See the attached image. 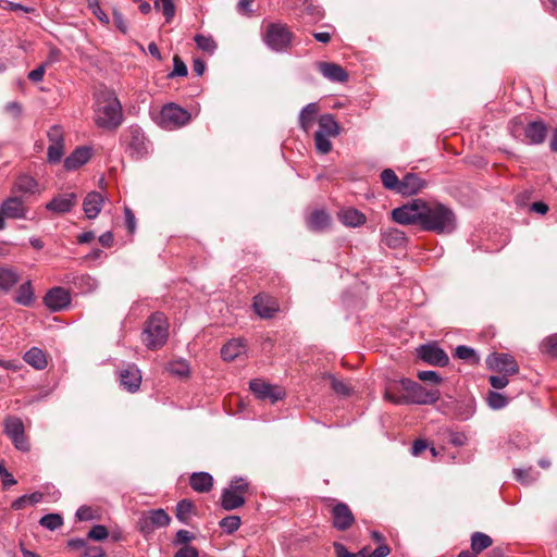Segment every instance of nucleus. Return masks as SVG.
<instances>
[{
  "mask_svg": "<svg viewBox=\"0 0 557 557\" xmlns=\"http://www.w3.org/2000/svg\"><path fill=\"white\" fill-rule=\"evenodd\" d=\"M457 221L454 211L438 202H424L422 208L421 227L436 234H450L456 230Z\"/></svg>",
  "mask_w": 557,
  "mask_h": 557,
  "instance_id": "f257e3e1",
  "label": "nucleus"
},
{
  "mask_svg": "<svg viewBox=\"0 0 557 557\" xmlns=\"http://www.w3.org/2000/svg\"><path fill=\"white\" fill-rule=\"evenodd\" d=\"M96 124L106 129H115L123 122L122 106L113 92L102 91L97 98Z\"/></svg>",
  "mask_w": 557,
  "mask_h": 557,
  "instance_id": "f03ea898",
  "label": "nucleus"
},
{
  "mask_svg": "<svg viewBox=\"0 0 557 557\" xmlns=\"http://www.w3.org/2000/svg\"><path fill=\"white\" fill-rule=\"evenodd\" d=\"M168 324L162 313L156 312L146 322L143 342L149 349L161 347L168 339Z\"/></svg>",
  "mask_w": 557,
  "mask_h": 557,
  "instance_id": "7ed1b4c3",
  "label": "nucleus"
},
{
  "mask_svg": "<svg viewBox=\"0 0 557 557\" xmlns=\"http://www.w3.org/2000/svg\"><path fill=\"white\" fill-rule=\"evenodd\" d=\"M399 383L407 393L405 395L407 404L431 405L436 403L441 397V393L437 388L426 389L424 386L410 379H401Z\"/></svg>",
  "mask_w": 557,
  "mask_h": 557,
  "instance_id": "20e7f679",
  "label": "nucleus"
},
{
  "mask_svg": "<svg viewBox=\"0 0 557 557\" xmlns=\"http://www.w3.org/2000/svg\"><path fill=\"white\" fill-rule=\"evenodd\" d=\"M249 484L246 479L235 476L231 480L228 487L224 488L221 496V506L225 510H234L245 504V494Z\"/></svg>",
  "mask_w": 557,
  "mask_h": 557,
  "instance_id": "39448f33",
  "label": "nucleus"
},
{
  "mask_svg": "<svg viewBox=\"0 0 557 557\" xmlns=\"http://www.w3.org/2000/svg\"><path fill=\"white\" fill-rule=\"evenodd\" d=\"M171 517L162 508L148 510L141 513L137 521V530L145 539H149L157 529L170 524Z\"/></svg>",
  "mask_w": 557,
  "mask_h": 557,
  "instance_id": "423d86ee",
  "label": "nucleus"
},
{
  "mask_svg": "<svg viewBox=\"0 0 557 557\" xmlns=\"http://www.w3.org/2000/svg\"><path fill=\"white\" fill-rule=\"evenodd\" d=\"M292 39L293 33L283 24L269 25L264 35L267 46L276 52L285 51L289 47Z\"/></svg>",
  "mask_w": 557,
  "mask_h": 557,
  "instance_id": "0eeeda50",
  "label": "nucleus"
},
{
  "mask_svg": "<svg viewBox=\"0 0 557 557\" xmlns=\"http://www.w3.org/2000/svg\"><path fill=\"white\" fill-rule=\"evenodd\" d=\"M126 152L136 160H140L149 154L150 143L140 127L131 126L128 128Z\"/></svg>",
  "mask_w": 557,
  "mask_h": 557,
  "instance_id": "6e6552de",
  "label": "nucleus"
},
{
  "mask_svg": "<svg viewBox=\"0 0 557 557\" xmlns=\"http://www.w3.org/2000/svg\"><path fill=\"white\" fill-rule=\"evenodd\" d=\"M422 208L423 201L420 199L413 200L411 203L404 205L392 211V218L395 222L409 225L422 222Z\"/></svg>",
  "mask_w": 557,
  "mask_h": 557,
  "instance_id": "1a4fd4ad",
  "label": "nucleus"
},
{
  "mask_svg": "<svg viewBox=\"0 0 557 557\" xmlns=\"http://www.w3.org/2000/svg\"><path fill=\"white\" fill-rule=\"evenodd\" d=\"M160 120L164 127L177 128L190 121V113L175 103H168L160 112Z\"/></svg>",
  "mask_w": 557,
  "mask_h": 557,
  "instance_id": "9d476101",
  "label": "nucleus"
},
{
  "mask_svg": "<svg viewBox=\"0 0 557 557\" xmlns=\"http://www.w3.org/2000/svg\"><path fill=\"white\" fill-rule=\"evenodd\" d=\"M4 432L10 437L15 448L22 451L29 449L28 442L24 434V424L20 418H7L4 421Z\"/></svg>",
  "mask_w": 557,
  "mask_h": 557,
  "instance_id": "9b49d317",
  "label": "nucleus"
},
{
  "mask_svg": "<svg viewBox=\"0 0 557 557\" xmlns=\"http://www.w3.org/2000/svg\"><path fill=\"white\" fill-rule=\"evenodd\" d=\"M486 363L490 369L502 372L506 375H512L519 372L518 363L509 354L494 352L487 357Z\"/></svg>",
  "mask_w": 557,
  "mask_h": 557,
  "instance_id": "f8f14e48",
  "label": "nucleus"
},
{
  "mask_svg": "<svg viewBox=\"0 0 557 557\" xmlns=\"http://www.w3.org/2000/svg\"><path fill=\"white\" fill-rule=\"evenodd\" d=\"M418 356L424 362L435 367H445L449 362L448 355L444 349L433 344L421 345L418 348Z\"/></svg>",
  "mask_w": 557,
  "mask_h": 557,
  "instance_id": "ddd939ff",
  "label": "nucleus"
},
{
  "mask_svg": "<svg viewBox=\"0 0 557 557\" xmlns=\"http://www.w3.org/2000/svg\"><path fill=\"white\" fill-rule=\"evenodd\" d=\"M44 302L52 312H59L69 307L71 295L63 287H53L46 294Z\"/></svg>",
  "mask_w": 557,
  "mask_h": 557,
  "instance_id": "4468645a",
  "label": "nucleus"
},
{
  "mask_svg": "<svg viewBox=\"0 0 557 557\" xmlns=\"http://www.w3.org/2000/svg\"><path fill=\"white\" fill-rule=\"evenodd\" d=\"M2 213L7 219H26L28 208L23 196H11L1 205Z\"/></svg>",
  "mask_w": 557,
  "mask_h": 557,
  "instance_id": "2eb2a0df",
  "label": "nucleus"
},
{
  "mask_svg": "<svg viewBox=\"0 0 557 557\" xmlns=\"http://www.w3.org/2000/svg\"><path fill=\"white\" fill-rule=\"evenodd\" d=\"M332 520H333V527L338 531H346L348 530L354 521L355 517L345 503H337L332 508Z\"/></svg>",
  "mask_w": 557,
  "mask_h": 557,
  "instance_id": "dca6fc26",
  "label": "nucleus"
},
{
  "mask_svg": "<svg viewBox=\"0 0 557 557\" xmlns=\"http://www.w3.org/2000/svg\"><path fill=\"white\" fill-rule=\"evenodd\" d=\"M77 202V196L74 193L60 194L52 198L46 205V209L57 214L70 212Z\"/></svg>",
  "mask_w": 557,
  "mask_h": 557,
  "instance_id": "f3484780",
  "label": "nucleus"
},
{
  "mask_svg": "<svg viewBox=\"0 0 557 557\" xmlns=\"http://www.w3.org/2000/svg\"><path fill=\"white\" fill-rule=\"evenodd\" d=\"M255 312L262 319H271L278 311L276 300L265 294H259L253 298Z\"/></svg>",
  "mask_w": 557,
  "mask_h": 557,
  "instance_id": "a211bd4d",
  "label": "nucleus"
},
{
  "mask_svg": "<svg viewBox=\"0 0 557 557\" xmlns=\"http://www.w3.org/2000/svg\"><path fill=\"white\" fill-rule=\"evenodd\" d=\"M120 383L128 392H137L141 383L140 370L135 364H128L120 371Z\"/></svg>",
  "mask_w": 557,
  "mask_h": 557,
  "instance_id": "6ab92c4d",
  "label": "nucleus"
},
{
  "mask_svg": "<svg viewBox=\"0 0 557 557\" xmlns=\"http://www.w3.org/2000/svg\"><path fill=\"white\" fill-rule=\"evenodd\" d=\"M249 386L256 397L261 400L271 399L272 403H275L283 396L280 391L274 389L273 385L265 383L260 379L251 380Z\"/></svg>",
  "mask_w": 557,
  "mask_h": 557,
  "instance_id": "aec40b11",
  "label": "nucleus"
},
{
  "mask_svg": "<svg viewBox=\"0 0 557 557\" xmlns=\"http://www.w3.org/2000/svg\"><path fill=\"white\" fill-rule=\"evenodd\" d=\"M320 73L330 82L345 83L348 79V73L338 64L331 62H318Z\"/></svg>",
  "mask_w": 557,
  "mask_h": 557,
  "instance_id": "412c9836",
  "label": "nucleus"
},
{
  "mask_svg": "<svg viewBox=\"0 0 557 557\" xmlns=\"http://www.w3.org/2000/svg\"><path fill=\"white\" fill-rule=\"evenodd\" d=\"M547 135V127L543 121H533L524 127V136L530 145L542 144Z\"/></svg>",
  "mask_w": 557,
  "mask_h": 557,
  "instance_id": "4be33fe9",
  "label": "nucleus"
},
{
  "mask_svg": "<svg viewBox=\"0 0 557 557\" xmlns=\"http://www.w3.org/2000/svg\"><path fill=\"white\" fill-rule=\"evenodd\" d=\"M104 197L98 191L87 194L83 201V210L88 219H95L100 213Z\"/></svg>",
  "mask_w": 557,
  "mask_h": 557,
  "instance_id": "5701e85b",
  "label": "nucleus"
},
{
  "mask_svg": "<svg viewBox=\"0 0 557 557\" xmlns=\"http://www.w3.org/2000/svg\"><path fill=\"white\" fill-rule=\"evenodd\" d=\"M400 193L403 196H412L425 187V182L416 173L406 174L400 184Z\"/></svg>",
  "mask_w": 557,
  "mask_h": 557,
  "instance_id": "b1692460",
  "label": "nucleus"
},
{
  "mask_svg": "<svg viewBox=\"0 0 557 557\" xmlns=\"http://www.w3.org/2000/svg\"><path fill=\"white\" fill-rule=\"evenodd\" d=\"M91 157V150L87 147H77L64 160V168L67 171H74L84 165Z\"/></svg>",
  "mask_w": 557,
  "mask_h": 557,
  "instance_id": "393cba45",
  "label": "nucleus"
},
{
  "mask_svg": "<svg viewBox=\"0 0 557 557\" xmlns=\"http://www.w3.org/2000/svg\"><path fill=\"white\" fill-rule=\"evenodd\" d=\"M38 191V183L30 175H20L13 186V193H20L21 196H32Z\"/></svg>",
  "mask_w": 557,
  "mask_h": 557,
  "instance_id": "a878e982",
  "label": "nucleus"
},
{
  "mask_svg": "<svg viewBox=\"0 0 557 557\" xmlns=\"http://www.w3.org/2000/svg\"><path fill=\"white\" fill-rule=\"evenodd\" d=\"M307 226L313 232H322L330 226L331 218L324 210H314L307 220Z\"/></svg>",
  "mask_w": 557,
  "mask_h": 557,
  "instance_id": "bb28decb",
  "label": "nucleus"
},
{
  "mask_svg": "<svg viewBox=\"0 0 557 557\" xmlns=\"http://www.w3.org/2000/svg\"><path fill=\"white\" fill-rule=\"evenodd\" d=\"M382 243L389 248L396 249L400 248L406 243L405 233L398 228H386L382 230Z\"/></svg>",
  "mask_w": 557,
  "mask_h": 557,
  "instance_id": "cd10ccee",
  "label": "nucleus"
},
{
  "mask_svg": "<svg viewBox=\"0 0 557 557\" xmlns=\"http://www.w3.org/2000/svg\"><path fill=\"white\" fill-rule=\"evenodd\" d=\"M245 351L246 346L244 342L239 338H233L221 348V356L225 361H232L245 354Z\"/></svg>",
  "mask_w": 557,
  "mask_h": 557,
  "instance_id": "c85d7f7f",
  "label": "nucleus"
},
{
  "mask_svg": "<svg viewBox=\"0 0 557 557\" xmlns=\"http://www.w3.org/2000/svg\"><path fill=\"white\" fill-rule=\"evenodd\" d=\"M339 221L349 227H358L366 223V216L363 213L354 208L343 209L338 213Z\"/></svg>",
  "mask_w": 557,
  "mask_h": 557,
  "instance_id": "c756f323",
  "label": "nucleus"
},
{
  "mask_svg": "<svg viewBox=\"0 0 557 557\" xmlns=\"http://www.w3.org/2000/svg\"><path fill=\"white\" fill-rule=\"evenodd\" d=\"M189 484L194 491L207 493L213 485V478L208 472H195L190 476Z\"/></svg>",
  "mask_w": 557,
  "mask_h": 557,
  "instance_id": "7c9ffc66",
  "label": "nucleus"
},
{
  "mask_svg": "<svg viewBox=\"0 0 557 557\" xmlns=\"http://www.w3.org/2000/svg\"><path fill=\"white\" fill-rule=\"evenodd\" d=\"M319 107L315 102H310L305 106L299 113V126L302 131L308 132L311 127L317 114Z\"/></svg>",
  "mask_w": 557,
  "mask_h": 557,
  "instance_id": "2f4dec72",
  "label": "nucleus"
},
{
  "mask_svg": "<svg viewBox=\"0 0 557 557\" xmlns=\"http://www.w3.org/2000/svg\"><path fill=\"white\" fill-rule=\"evenodd\" d=\"M24 360L26 363L37 370H42L48 364L45 352L37 347H32L29 350H27L24 355Z\"/></svg>",
  "mask_w": 557,
  "mask_h": 557,
  "instance_id": "473e14b6",
  "label": "nucleus"
},
{
  "mask_svg": "<svg viewBox=\"0 0 557 557\" xmlns=\"http://www.w3.org/2000/svg\"><path fill=\"white\" fill-rule=\"evenodd\" d=\"M317 132H322V135L330 137H336L339 134V125L332 114H322L319 119V129Z\"/></svg>",
  "mask_w": 557,
  "mask_h": 557,
  "instance_id": "72a5a7b5",
  "label": "nucleus"
},
{
  "mask_svg": "<svg viewBox=\"0 0 557 557\" xmlns=\"http://www.w3.org/2000/svg\"><path fill=\"white\" fill-rule=\"evenodd\" d=\"M20 281L18 273L12 268H0V292H9Z\"/></svg>",
  "mask_w": 557,
  "mask_h": 557,
  "instance_id": "f704fd0d",
  "label": "nucleus"
},
{
  "mask_svg": "<svg viewBox=\"0 0 557 557\" xmlns=\"http://www.w3.org/2000/svg\"><path fill=\"white\" fill-rule=\"evenodd\" d=\"M14 301L18 305L28 307L34 302V292L32 283L28 281L23 283L16 290Z\"/></svg>",
  "mask_w": 557,
  "mask_h": 557,
  "instance_id": "c9c22d12",
  "label": "nucleus"
},
{
  "mask_svg": "<svg viewBox=\"0 0 557 557\" xmlns=\"http://www.w3.org/2000/svg\"><path fill=\"white\" fill-rule=\"evenodd\" d=\"M380 177H381V182H382L383 186L386 189L393 190L397 194L400 193L401 180L398 178V176L392 169L383 170L381 172Z\"/></svg>",
  "mask_w": 557,
  "mask_h": 557,
  "instance_id": "e433bc0d",
  "label": "nucleus"
},
{
  "mask_svg": "<svg viewBox=\"0 0 557 557\" xmlns=\"http://www.w3.org/2000/svg\"><path fill=\"white\" fill-rule=\"evenodd\" d=\"M454 357L470 364H478L480 362V357L476 351L473 348L465 345L456 347Z\"/></svg>",
  "mask_w": 557,
  "mask_h": 557,
  "instance_id": "4c0bfd02",
  "label": "nucleus"
},
{
  "mask_svg": "<svg viewBox=\"0 0 557 557\" xmlns=\"http://www.w3.org/2000/svg\"><path fill=\"white\" fill-rule=\"evenodd\" d=\"M515 479L522 484L529 485L540 478V472L533 467L513 469Z\"/></svg>",
  "mask_w": 557,
  "mask_h": 557,
  "instance_id": "58836bf2",
  "label": "nucleus"
},
{
  "mask_svg": "<svg viewBox=\"0 0 557 557\" xmlns=\"http://www.w3.org/2000/svg\"><path fill=\"white\" fill-rule=\"evenodd\" d=\"M492 543L491 536L482 532H474L471 536V548L475 554L486 549Z\"/></svg>",
  "mask_w": 557,
  "mask_h": 557,
  "instance_id": "ea45409f",
  "label": "nucleus"
},
{
  "mask_svg": "<svg viewBox=\"0 0 557 557\" xmlns=\"http://www.w3.org/2000/svg\"><path fill=\"white\" fill-rule=\"evenodd\" d=\"M166 369L170 373L180 377L188 376L190 371L189 364L185 359H176L171 361Z\"/></svg>",
  "mask_w": 557,
  "mask_h": 557,
  "instance_id": "a19ab883",
  "label": "nucleus"
},
{
  "mask_svg": "<svg viewBox=\"0 0 557 557\" xmlns=\"http://www.w3.org/2000/svg\"><path fill=\"white\" fill-rule=\"evenodd\" d=\"M194 40L200 50H202L209 54H213L218 47L216 42L214 41V39L211 36L197 34L195 36Z\"/></svg>",
  "mask_w": 557,
  "mask_h": 557,
  "instance_id": "79ce46f5",
  "label": "nucleus"
},
{
  "mask_svg": "<svg viewBox=\"0 0 557 557\" xmlns=\"http://www.w3.org/2000/svg\"><path fill=\"white\" fill-rule=\"evenodd\" d=\"M154 8L162 11L166 23H170L175 16L176 8L173 0H156Z\"/></svg>",
  "mask_w": 557,
  "mask_h": 557,
  "instance_id": "37998d69",
  "label": "nucleus"
},
{
  "mask_svg": "<svg viewBox=\"0 0 557 557\" xmlns=\"http://www.w3.org/2000/svg\"><path fill=\"white\" fill-rule=\"evenodd\" d=\"M39 524L49 531H54L63 524V519L59 513H48L40 518Z\"/></svg>",
  "mask_w": 557,
  "mask_h": 557,
  "instance_id": "c03bdc74",
  "label": "nucleus"
},
{
  "mask_svg": "<svg viewBox=\"0 0 557 557\" xmlns=\"http://www.w3.org/2000/svg\"><path fill=\"white\" fill-rule=\"evenodd\" d=\"M474 413V404L472 400L461 401L456 405V416L461 421L469 420Z\"/></svg>",
  "mask_w": 557,
  "mask_h": 557,
  "instance_id": "a18cd8bd",
  "label": "nucleus"
},
{
  "mask_svg": "<svg viewBox=\"0 0 557 557\" xmlns=\"http://www.w3.org/2000/svg\"><path fill=\"white\" fill-rule=\"evenodd\" d=\"M219 525L223 529L227 534H232L237 531L240 527V517L238 516H227L223 518Z\"/></svg>",
  "mask_w": 557,
  "mask_h": 557,
  "instance_id": "49530a36",
  "label": "nucleus"
},
{
  "mask_svg": "<svg viewBox=\"0 0 557 557\" xmlns=\"http://www.w3.org/2000/svg\"><path fill=\"white\" fill-rule=\"evenodd\" d=\"M193 503L188 499H182L176 505V518L183 523L187 522L188 516L191 512Z\"/></svg>",
  "mask_w": 557,
  "mask_h": 557,
  "instance_id": "de8ad7c7",
  "label": "nucleus"
},
{
  "mask_svg": "<svg viewBox=\"0 0 557 557\" xmlns=\"http://www.w3.org/2000/svg\"><path fill=\"white\" fill-rule=\"evenodd\" d=\"M329 137L330 136L322 135V132H315L314 134L315 148L322 154H326L332 150V143Z\"/></svg>",
  "mask_w": 557,
  "mask_h": 557,
  "instance_id": "09e8293b",
  "label": "nucleus"
},
{
  "mask_svg": "<svg viewBox=\"0 0 557 557\" xmlns=\"http://www.w3.org/2000/svg\"><path fill=\"white\" fill-rule=\"evenodd\" d=\"M541 349L552 357H557V333L545 337L541 343Z\"/></svg>",
  "mask_w": 557,
  "mask_h": 557,
  "instance_id": "8fccbe9b",
  "label": "nucleus"
},
{
  "mask_svg": "<svg viewBox=\"0 0 557 557\" xmlns=\"http://www.w3.org/2000/svg\"><path fill=\"white\" fill-rule=\"evenodd\" d=\"M487 404L492 409L498 410L507 406V398L497 392H490L487 395Z\"/></svg>",
  "mask_w": 557,
  "mask_h": 557,
  "instance_id": "3c124183",
  "label": "nucleus"
},
{
  "mask_svg": "<svg viewBox=\"0 0 557 557\" xmlns=\"http://www.w3.org/2000/svg\"><path fill=\"white\" fill-rule=\"evenodd\" d=\"M64 146L63 144H50L48 147V161L57 163L63 156Z\"/></svg>",
  "mask_w": 557,
  "mask_h": 557,
  "instance_id": "603ef678",
  "label": "nucleus"
},
{
  "mask_svg": "<svg viewBox=\"0 0 557 557\" xmlns=\"http://www.w3.org/2000/svg\"><path fill=\"white\" fill-rule=\"evenodd\" d=\"M193 540H195V535L191 532L182 529L176 532L175 537L173 540V545H181L182 547L188 545V543L191 542Z\"/></svg>",
  "mask_w": 557,
  "mask_h": 557,
  "instance_id": "864d4df0",
  "label": "nucleus"
},
{
  "mask_svg": "<svg viewBox=\"0 0 557 557\" xmlns=\"http://www.w3.org/2000/svg\"><path fill=\"white\" fill-rule=\"evenodd\" d=\"M330 380H331V387L336 394L343 395V396H348L350 394V387L348 386L347 383L336 379L333 375L330 376Z\"/></svg>",
  "mask_w": 557,
  "mask_h": 557,
  "instance_id": "5fc2aeb1",
  "label": "nucleus"
},
{
  "mask_svg": "<svg viewBox=\"0 0 557 557\" xmlns=\"http://www.w3.org/2000/svg\"><path fill=\"white\" fill-rule=\"evenodd\" d=\"M109 532L102 524L94 525L88 532V539L94 541H103L108 537Z\"/></svg>",
  "mask_w": 557,
  "mask_h": 557,
  "instance_id": "6e6d98bb",
  "label": "nucleus"
},
{
  "mask_svg": "<svg viewBox=\"0 0 557 557\" xmlns=\"http://www.w3.org/2000/svg\"><path fill=\"white\" fill-rule=\"evenodd\" d=\"M173 71L169 74V77H174V76H186L188 71H187V66L186 64L183 62V60L175 55L174 59H173Z\"/></svg>",
  "mask_w": 557,
  "mask_h": 557,
  "instance_id": "4d7b16f0",
  "label": "nucleus"
},
{
  "mask_svg": "<svg viewBox=\"0 0 557 557\" xmlns=\"http://www.w3.org/2000/svg\"><path fill=\"white\" fill-rule=\"evenodd\" d=\"M417 376L422 382H432L434 384H438L442 382V377L438 375L436 371L433 370L419 371Z\"/></svg>",
  "mask_w": 557,
  "mask_h": 557,
  "instance_id": "13d9d810",
  "label": "nucleus"
},
{
  "mask_svg": "<svg viewBox=\"0 0 557 557\" xmlns=\"http://www.w3.org/2000/svg\"><path fill=\"white\" fill-rule=\"evenodd\" d=\"M113 22H114V25L116 26V28L121 33H123V34L127 33V30H128L127 22L124 18L123 14L117 10H113Z\"/></svg>",
  "mask_w": 557,
  "mask_h": 557,
  "instance_id": "bf43d9fd",
  "label": "nucleus"
},
{
  "mask_svg": "<svg viewBox=\"0 0 557 557\" xmlns=\"http://www.w3.org/2000/svg\"><path fill=\"white\" fill-rule=\"evenodd\" d=\"M0 476L2 478L3 488H9L10 486L16 484V480L7 470V468L3 466V463H0Z\"/></svg>",
  "mask_w": 557,
  "mask_h": 557,
  "instance_id": "052dcab7",
  "label": "nucleus"
},
{
  "mask_svg": "<svg viewBox=\"0 0 557 557\" xmlns=\"http://www.w3.org/2000/svg\"><path fill=\"white\" fill-rule=\"evenodd\" d=\"M61 60V51L57 47H51L47 57V60L42 62V64L48 67L54 63L60 62Z\"/></svg>",
  "mask_w": 557,
  "mask_h": 557,
  "instance_id": "680f3d73",
  "label": "nucleus"
},
{
  "mask_svg": "<svg viewBox=\"0 0 557 557\" xmlns=\"http://www.w3.org/2000/svg\"><path fill=\"white\" fill-rule=\"evenodd\" d=\"M174 557H199V552L194 546L185 545V546H182L175 553Z\"/></svg>",
  "mask_w": 557,
  "mask_h": 557,
  "instance_id": "e2e57ef3",
  "label": "nucleus"
},
{
  "mask_svg": "<svg viewBox=\"0 0 557 557\" xmlns=\"http://www.w3.org/2000/svg\"><path fill=\"white\" fill-rule=\"evenodd\" d=\"M50 144H63V134L59 126H52L48 132Z\"/></svg>",
  "mask_w": 557,
  "mask_h": 557,
  "instance_id": "0e129e2a",
  "label": "nucleus"
},
{
  "mask_svg": "<svg viewBox=\"0 0 557 557\" xmlns=\"http://www.w3.org/2000/svg\"><path fill=\"white\" fill-rule=\"evenodd\" d=\"M46 66L41 63L40 65H38L36 69H34L33 71H30L28 73V78L29 81L34 82V83H39L42 81L44 78V75L46 73Z\"/></svg>",
  "mask_w": 557,
  "mask_h": 557,
  "instance_id": "69168bd1",
  "label": "nucleus"
},
{
  "mask_svg": "<svg viewBox=\"0 0 557 557\" xmlns=\"http://www.w3.org/2000/svg\"><path fill=\"white\" fill-rule=\"evenodd\" d=\"M490 383L491 385L496 389H502L506 387L509 383L507 375H492L490 376Z\"/></svg>",
  "mask_w": 557,
  "mask_h": 557,
  "instance_id": "338daca9",
  "label": "nucleus"
},
{
  "mask_svg": "<svg viewBox=\"0 0 557 557\" xmlns=\"http://www.w3.org/2000/svg\"><path fill=\"white\" fill-rule=\"evenodd\" d=\"M84 557H104V552L98 546H87L84 552Z\"/></svg>",
  "mask_w": 557,
  "mask_h": 557,
  "instance_id": "774afa93",
  "label": "nucleus"
}]
</instances>
